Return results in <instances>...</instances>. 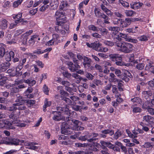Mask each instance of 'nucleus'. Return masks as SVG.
<instances>
[{
  "label": "nucleus",
  "mask_w": 154,
  "mask_h": 154,
  "mask_svg": "<svg viewBox=\"0 0 154 154\" xmlns=\"http://www.w3.org/2000/svg\"><path fill=\"white\" fill-rule=\"evenodd\" d=\"M115 44L119 48L120 51L127 53L131 52L134 47L133 45L130 43L119 41H116Z\"/></svg>",
  "instance_id": "nucleus-1"
},
{
  "label": "nucleus",
  "mask_w": 154,
  "mask_h": 154,
  "mask_svg": "<svg viewBox=\"0 0 154 154\" xmlns=\"http://www.w3.org/2000/svg\"><path fill=\"white\" fill-rule=\"evenodd\" d=\"M20 115V112L19 111L17 114H16L15 112L13 111L9 115V118L12 120V121L13 124H15L16 123H18V122H19V120L18 119Z\"/></svg>",
  "instance_id": "nucleus-2"
},
{
  "label": "nucleus",
  "mask_w": 154,
  "mask_h": 154,
  "mask_svg": "<svg viewBox=\"0 0 154 154\" xmlns=\"http://www.w3.org/2000/svg\"><path fill=\"white\" fill-rule=\"evenodd\" d=\"M154 119L152 117L148 115L143 116V121L147 125L153 124Z\"/></svg>",
  "instance_id": "nucleus-3"
},
{
  "label": "nucleus",
  "mask_w": 154,
  "mask_h": 154,
  "mask_svg": "<svg viewBox=\"0 0 154 154\" xmlns=\"http://www.w3.org/2000/svg\"><path fill=\"white\" fill-rule=\"evenodd\" d=\"M119 36L124 38L125 41L127 42L134 43H137L138 42L137 39L132 38L131 37L128 36L122 33H120Z\"/></svg>",
  "instance_id": "nucleus-4"
},
{
  "label": "nucleus",
  "mask_w": 154,
  "mask_h": 154,
  "mask_svg": "<svg viewBox=\"0 0 154 154\" xmlns=\"http://www.w3.org/2000/svg\"><path fill=\"white\" fill-rule=\"evenodd\" d=\"M41 3H42L43 4L39 8V10L40 11L43 12L45 11L49 7V5H48L49 3V0H40Z\"/></svg>",
  "instance_id": "nucleus-5"
},
{
  "label": "nucleus",
  "mask_w": 154,
  "mask_h": 154,
  "mask_svg": "<svg viewBox=\"0 0 154 154\" xmlns=\"http://www.w3.org/2000/svg\"><path fill=\"white\" fill-rule=\"evenodd\" d=\"M92 62L91 58L87 57H84L83 64L85 68L87 69L90 68Z\"/></svg>",
  "instance_id": "nucleus-6"
},
{
  "label": "nucleus",
  "mask_w": 154,
  "mask_h": 154,
  "mask_svg": "<svg viewBox=\"0 0 154 154\" xmlns=\"http://www.w3.org/2000/svg\"><path fill=\"white\" fill-rule=\"evenodd\" d=\"M109 57L113 61H116L118 60H121L122 59L121 55L116 54H110L109 55Z\"/></svg>",
  "instance_id": "nucleus-7"
},
{
  "label": "nucleus",
  "mask_w": 154,
  "mask_h": 154,
  "mask_svg": "<svg viewBox=\"0 0 154 154\" xmlns=\"http://www.w3.org/2000/svg\"><path fill=\"white\" fill-rule=\"evenodd\" d=\"M10 63L9 62H5L0 64V73L5 71L10 66Z\"/></svg>",
  "instance_id": "nucleus-8"
},
{
  "label": "nucleus",
  "mask_w": 154,
  "mask_h": 154,
  "mask_svg": "<svg viewBox=\"0 0 154 154\" xmlns=\"http://www.w3.org/2000/svg\"><path fill=\"white\" fill-rule=\"evenodd\" d=\"M57 109L58 111L57 113L64 112L67 115H69L70 114L69 110V109L66 107H58L57 108Z\"/></svg>",
  "instance_id": "nucleus-9"
},
{
  "label": "nucleus",
  "mask_w": 154,
  "mask_h": 154,
  "mask_svg": "<svg viewBox=\"0 0 154 154\" xmlns=\"http://www.w3.org/2000/svg\"><path fill=\"white\" fill-rule=\"evenodd\" d=\"M131 101L134 105H137L138 104H141L142 103V100L138 97H132L131 99Z\"/></svg>",
  "instance_id": "nucleus-10"
},
{
  "label": "nucleus",
  "mask_w": 154,
  "mask_h": 154,
  "mask_svg": "<svg viewBox=\"0 0 154 154\" xmlns=\"http://www.w3.org/2000/svg\"><path fill=\"white\" fill-rule=\"evenodd\" d=\"M14 56V52L12 51H11L9 52H6L5 56L6 60L7 61L9 62L11 61V58H13Z\"/></svg>",
  "instance_id": "nucleus-11"
},
{
  "label": "nucleus",
  "mask_w": 154,
  "mask_h": 154,
  "mask_svg": "<svg viewBox=\"0 0 154 154\" xmlns=\"http://www.w3.org/2000/svg\"><path fill=\"white\" fill-rule=\"evenodd\" d=\"M131 18H127L125 19L124 20L122 19V22L120 23L122 25V27H125L130 25L131 24Z\"/></svg>",
  "instance_id": "nucleus-12"
},
{
  "label": "nucleus",
  "mask_w": 154,
  "mask_h": 154,
  "mask_svg": "<svg viewBox=\"0 0 154 154\" xmlns=\"http://www.w3.org/2000/svg\"><path fill=\"white\" fill-rule=\"evenodd\" d=\"M100 146V144L98 143H96L94 145L89 144L88 145V146L89 147L90 150L94 152H98L99 149L97 148H99Z\"/></svg>",
  "instance_id": "nucleus-13"
},
{
  "label": "nucleus",
  "mask_w": 154,
  "mask_h": 154,
  "mask_svg": "<svg viewBox=\"0 0 154 154\" xmlns=\"http://www.w3.org/2000/svg\"><path fill=\"white\" fill-rule=\"evenodd\" d=\"M143 5V3L140 2H132L130 4L131 8L134 9H137L142 7Z\"/></svg>",
  "instance_id": "nucleus-14"
},
{
  "label": "nucleus",
  "mask_w": 154,
  "mask_h": 154,
  "mask_svg": "<svg viewBox=\"0 0 154 154\" xmlns=\"http://www.w3.org/2000/svg\"><path fill=\"white\" fill-rule=\"evenodd\" d=\"M101 9L109 16H112L113 14V13L109 9H107L103 4L100 5Z\"/></svg>",
  "instance_id": "nucleus-15"
},
{
  "label": "nucleus",
  "mask_w": 154,
  "mask_h": 154,
  "mask_svg": "<svg viewBox=\"0 0 154 154\" xmlns=\"http://www.w3.org/2000/svg\"><path fill=\"white\" fill-rule=\"evenodd\" d=\"M17 98L15 100V102L17 103H18L19 105L23 104L25 102V100L24 98L19 94L16 95Z\"/></svg>",
  "instance_id": "nucleus-16"
},
{
  "label": "nucleus",
  "mask_w": 154,
  "mask_h": 154,
  "mask_svg": "<svg viewBox=\"0 0 154 154\" xmlns=\"http://www.w3.org/2000/svg\"><path fill=\"white\" fill-rule=\"evenodd\" d=\"M109 30L112 32V33L114 35H117L118 34L119 28L116 26H109L108 28Z\"/></svg>",
  "instance_id": "nucleus-17"
},
{
  "label": "nucleus",
  "mask_w": 154,
  "mask_h": 154,
  "mask_svg": "<svg viewBox=\"0 0 154 154\" xmlns=\"http://www.w3.org/2000/svg\"><path fill=\"white\" fill-rule=\"evenodd\" d=\"M6 126L7 128L10 129H14L15 127L13 126L12 124L10 122L7 121L3 123L1 125H0V128H3V127Z\"/></svg>",
  "instance_id": "nucleus-18"
},
{
  "label": "nucleus",
  "mask_w": 154,
  "mask_h": 154,
  "mask_svg": "<svg viewBox=\"0 0 154 154\" xmlns=\"http://www.w3.org/2000/svg\"><path fill=\"white\" fill-rule=\"evenodd\" d=\"M102 45V44L99 42H94L93 43L92 48L97 51L100 52V51H101Z\"/></svg>",
  "instance_id": "nucleus-19"
},
{
  "label": "nucleus",
  "mask_w": 154,
  "mask_h": 154,
  "mask_svg": "<svg viewBox=\"0 0 154 154\" xmlns=\"http://www.w3.org/2000/svg\"><path fill=\"white\" fill-rule=\"evenodd\" d=\"M52 113L54 114L53 118V119L56 121H59L61 120L62 117L61 116L60 113H57V111H53Z\"/></svg>",
  "instance_id": "nucleus-20"
},
{
  "label": "nucleus",
  "mask_w": 154,
  "mask_h": 154,
  "mask_svg": "<svg viewBox=\"0 0 154 154\" xmlns=\"http://www.w3.org/2000/svg\"><path fill=\"white\" fill-rule=\"evenodd\" d=\"M55 15L56 17V20L57 21L62 20V18H60L64 16V13L63 11H57L56 12Z\"/></svg>",
  "instance_id": "nucleus-21"
},
{
  "label": "nucleus",
  "mask_w": 154,
  "mask_h": 154,
  "mask_svg": "<svg viewBox=\"0 0 154 154\" xmlns=\"http://www.w3.org/2000/svg\"><path fill=\"white\" fill-rule=\"evenodd\" d=\"M50 5L51 9H56L58 5V1L57 0H52L50 3Z\"/></svg>",
  "instance_id": "nucleus-22"
},
{
  "label": "nucleus",
  "mask_w": 154,
  "mask_h": 154,
  "mask_svg": "<svg viewBox=\"0 0 154 154\" xmlns=\"http://www.w3.org/2000/svg\"><path fill=\"white\" fill-rule=\"evenodd\" d=\"M8 27V21L5 19H2L1 20L0 29H5Z\"/></svg>",
  "instance_id": "nucleus-23"
},
{
  "label": "nucleus",
  "mask_w": 154,
  "mask_h": 154,
  "mask_svg": "<svg viewBox=\"0 0 154 154\" xmlns=\"http://www.w3.org/2000/svg\"><path fill=\"white\" fill-rule=\"evenodd\" d=\"M143 97L145 99L147 100L149 97L152 95V92L150 91H144L142 92Z\"/></svg>",
  "instance_id": "nucleus-24"
},
{
  "label": "nucleus",
  "mask_w": 154,
  "mask_h": 154,
  "mask_svg": "<svg viewBox=\"0 0 154 154\" xmlns=\"http://www.w3.org/2000/svg\"><path fill=\"white\" fill-rule=\"evenodd\" d=\"M24 82L28 84L29 85L32 86L35 85L36 83L35 80L32 78H29L26 80H24Z\"/></svg>",
  "instance_id": "nucleus-25"
},
{
  "label": "nucleus",
  "mask_w": 154,
  "mask_h": 154,
  "mask_svg": "<svg viewBox=\"0 0 154 154\" xmlns=\"http://www.w3.org/2000/svg\"><path fill=\"white\" fill-rule=\"evenodd\" d=\"M91 135L90 134H87L84 136H81L79 138V139L82 141H85L88 140L89 138L91 137Z\"/></svg>",
  "instance_id": "nucleus-26"
},
{
  "label": "nucleus",
  "mask_w": 154,
  "mask_h": 154,
  "mask_svg": "<svg viewBox=\"0 0 154 154\" xmlns=\"http://www.w3.org/2000/svg\"><path fill=\"white\" fill-rule=\"evenodd\" d=\"M69 69L72 72H74L76 70L75 64H74L72 62H69L67 63Z\"/></svg>",
  "instance_id": "nucleus-27"
},
{
  "label": "nucleus",
  "mask_w": 154,
  "mask_h": 154,
  "mask_svg": "<svg viewBox=\"0 0 154 154\" xmlns=\"http://www.w3.org/2000/svg\"><path fill=\"white\" fill-rule=\"evenodd\" d=\"M59 36L58 34H53L52 40L55 45H57L59 41Z\"/></svg>",
  "instance_id": "nucleus-28"
},
{
  "label": "nucleus",
  "mask_w": 154,
  "mask_h": 154,
  "mask_svg": "<svg viewBox=\"0 0 154 154\" xmlns=\"http://www.w3.org/2000/svg\"><path fill=\"white\" fill-rule=\"evenodd\" d=\"M26 58L25 57L22 58L20 61L19 65L17 66V68H19L20 70H21L23 67L24 63L26 61Z\"/></svg>",
  "instance_id": "nucleus-29"
},
{
  "label": "nucleus",
  "mask_w": 154,
  "mask_h": 154,
  "mask_svg": "<svg viewBox=\"0 0 154 154\" xmlns=\"http://www.w3.org/2000/svg\"><path fill=\"white\" fill-rule=\"evenodd\" d=\"M101 132L103 134L106 135L108 134H109L110 136H112L114 134V131L113 130H110L109 129L102 130Z\"/></svg>",
  "instance_id": "nucleus-30"
},
{
  "label": "nucleus",
  "mask_w": 154,
  "mask_h": 154,
  "mask_svg": "<svg viewBox=\"0 0 154 154\" xmlns=\"http://www.w3.org/2000/svg\"><path fill=\"white\" fill-rule=\"evenodd\" d=\"M124 13L127 17L133 16L136 14V13L132 10H126L125 11Z\"/></svg>",
  "instance_id": "nucleus-31"
},
{
  "label": "nucleus",
  "mask_w": 154,
  "mask_h": 154,
  "mask_svg": "<svg viewBox=\"0 0 154 154\" xmlns=\"http://www.w3.org/2000/svg\"><path fill=\"white\" fill-rule=\"evenodd\" d=\"M94 13L96 17L99 18H101V16L102 14L101 13L100 10L97 8H95L94 9Z\"/></svg>",
  "instance_id": "nucleus-32"
},
{
  "label": "nucleus",
  "mask_w": 154,
  "mask_h": 154,
  "mask_svg": "<svg viewBox=\"0 0 154 154\" xmlns=\"http://www.w3.org/2000/svg\"><path fill=\"white\" fill-rule=\"evenodd\" d=\"M11 145H19L20 142V141L19 139L15 138H11Z\"/></svg>",
  "instance_id": "nucleus-33"
},
{
  "label": "nucleus",
  "mask_w": 154,
  "mask_h": 154,
  "mask_svg": "<svg viewBox=\"0 0 154 154\" xmlns=\"http://www.w3.org/2000/svg\"><path fill=\"white\" fill-rule=\"evenodd\" d=\"M71 121L74 124V130L75 128H77V126L81 125H82V123L81 122L76 120H72Z\"/></svg>",
  "instance_id": "nucleus-34"
},
{
  "label": "nucleus",
  "mask_w": 154,
  "mask_h": 154,
  "mask_svg": "<svg viewBox=\"0 0 154 154\" xmlns=\"http://www.w3.org/2000/svg\"><path fill=\"white\" fill-rule=\"evenodd\" d=\"M118 2L119 4H121L122 6L125 8H128L129 6V3L126 1L122 0H119Z\"/></svg>",
  "instance_id": "nucleus-35"
},
{
  "label": "nucleus",
  "mask_w": 154,
  "mask_h": 154,
  "mask_svg": "<svg viewBox=\"0 0 154 154\" xmlns=\"http://www.w3.org/2000/svg\"><path fill=\"white\" fill-rule=\"evenodd\" d=\"M51 102L48 101L47 100V99H45V104L43 106V110L44 111H45L46 110H45L46 108L50 106L51 105Z\"/></svg>",
  "instance_id": "nucleus-36"
},
{
  "label": "nucleus",
  "mask_w": 154,
  "mask_h": 154,
  "mask_svg": "<svg viewBox=\"0 0 154 154\" xmlns=\"http://www.w3.org/2000/svg\"><path fill=\"white\" fill-rule=\"evenodd\" d=\"M61 99L64 101L68 105H71L72 104V102L69 98L62 96Z\"/></svg>",
  "instance_id": "nucleus-37"
},
{
  "label": "nucleus",
  "mask_w": 154,
  "mask_h": 154,
  "mask_svg": "<svg viewBox=\"0 0 154 154\" xmlns=\"http://www.w3.org/2000/svg\"><path fill=\"white\" fill-rule=\"evenodd\" d=\"M35 101L32 100H28L26 101L27 106L29 107L31 106L35 103Z\"/></svg>",
  "instance_id": "nucleus-38"
},
{
  "label": "nucleus",
  "mask_w": 154,
  "mask_h": 154,
  "mask_svg": "<svg viewBox=\"0 0 154 154\" xmlns=\"http://www.w3.org/2000/svg\"><path fill=\"white\" fill-rule=\"evenodd\" d=\"M18 103H14L13 106L10 107L8 110L10 111H14L17 109V106H18Z\"/></svg>",
  "instance_id": "nucleus-39"
},
{
  "label": "nucleus",
  "mask_w": 154,
  "mask_h": 154,
  "mask_svg": "<svg viewBox=\"0 0 154 154\" xmlns=\"http://www.w3.org/2000/svg\"><path fill=\"white\" fill-rule=\"evenodd\" d=\"M22 80H20V81H15V84L18 85H19L17 86V88H18V89L19 90V89H21V88H25V86L24 85H20V84L21 83V82H22Z\"/></svg>",
  "instance_id": "nucleus-40"
},
{
  "label": "nucleus",
  "mask_w": 154,
  "mask_h": 154,
  "mask_svg": "<svg viewBox=\"0 0 154 154\" xmlns=\"http://www.w3.org/2000/svg\"><path fill=\"white\" fill-rule=\"evenodd\" d=\"M23 2V0H17L14 2L13 3V6L14 8H17Z\"/></svg>",
  "instance_id": "nucleus-41"
},
{
  "label": "nucleus",
  "mask_w": 154,
  "mask_h": 154,
  "mask_svg": "<svg viewBox=\"0 0 154 154\" xmlns=\"http://www.w3.org/2000/svg\"><path fill=\"white\" fill-rule=\"evenodd\" d=\"M88 28L89 30H92L93 31H97L98 29L97 27L93 24L89 25Z\"/></svg>",
  "instance_id": "nucleus-42"
},
{
  "label": "nucleus",
  "mask_w": 154,
  "mask_h": 154,
  "mask_svg": "<svg viewBox=\"0 0 154 154\" xmlns=\"http://www.w3.org/2000/svg\"><path fill=\"white\" fill-rule=\"evenodd\" d=\"M75 145L76 146L79 147H88V144L85 143H75Z\"/></svg>",
  "instance_id": "nucleus-43"
},
{
  "label": "nucleus",
  "mask_w": 154,
  "mask_h": 154,
  "mask_svg": "<svg viewBox=\"0 0 154 154\" xmlns=\"http://www.w3.org/2000/svg\"><path fill=\"white\" fill-rule=\"evenodd\" d=\"M108 142H105L103 140L100 141V143L103 149H106V150L107 149L106 148V147H107V146Z\"/></svg>",
  "instance_id": "nucleus-44"
},
{
  "label": "nucleus",
  "mask_w": 154,
  "mask_h": 154,
  "mask_svg": "<svg viewBox=\"0 0 154 154\" xmlns=\"http://www.w3.org/2000/svg\"><path fill=\"white\" fill-rule=\"evenodd\" d=\"M68 5V4L67 3V2L64 1L62 2H61L60 6V9L63 10L64 8L65 7H66Z\"/></svg>",
  "instance_id": "nucleus-45"
},
{
  "label": "nucleus",
  "mask_w": 154,
  "mask_h": 154,
  "mask_svg": "<svg viewBox=\"0 0 154 154\" xmlns=\"http://www.w3.org/2000/svg\"><path fill=\"white\" fill-rule=\"evenodd\" d=\"M60 93L61 95L60 97L61 98L62 96L66 97H68L69 96L68 93L63 90H60Z\"/></svg>",
  "instance_id": "nucleus-46"
},
{
  "label": "nucleus",
  "mask_w": 154,
  "mask_h": 154,
  "mask_svg": "<svg viewBox=\"0 0 154 154\" xmlns=\"http://www.w3.org/2000/svg\"><path fill=\"white\" fill-rule=\"evenodd\" d=\"M5 53H6L5 48L3 47H0V57H2L5 54Z\"/></svg>",
  "instance_id": "nucleus-47"
},
{
  "label": "nucleus",
  "mask_w": 154,
  "mask_h": 154,
  "mask_svg": "<svg viewBox=\"0 0 154 154\" xmlns=\"http://www.w3.org/2000/svg\"><path fill=\"white\" fill-rule=\"evenodd\" d=\"M101 35L104 36L107 35L108 32L107 29L105 28L101 29L100 30Z\"/></svg>",
  "instance_id": "nucleus-48"
},
{
  "label": "nucleus",
  "mask_w": 154,
  "mask_h": 154,
  "mask_svg": "<svg viewBox=\"0 0 154 154\" xmlns=\"http://www.w3.org/2000/svg\"><path fill=\"white\" fill-rule=\"evenodd\" d=\"M139 40L141 41H146L148 40V37L145 35H142L138 38Z\"/></svg>",
  "instance_id": "nucleus-49"
},
{
  "label": "nucleus",
  "mask_w": 154,
  "mask_h": 154,
  "mask_svg": "<svg viewBox=\"0 0 154 154\" xmlns=\"http://www.w3.org/2000/svg\"><path fill=\"white\" fill-rule=\"evenodd\" d=\"M85 76L89 80H92L94 79V76L91 74L87 72L85 73Z\"/></svg>",
  "instance_id": "nucleus-50"
},
{
  "label": "nucleus",
  "mask_w": 154,
  "mask_h": 154,
  "mask_svg": "<svg viewBox=\"0 0 154 154\" xmlns=\"http://www.w3.org/2000/svg\"><path fill=\"white\" fill-rule=\"evenodd\" d=\"M144 66L145 65L143 63H140L137 64L136 66L137 69L141 70L144 68Z\"/></svg>",
  "instance_id": "nucleus-51"
},
{
  "label": "nucleus",
  "mask_w": 154,
  "mask_h": 154,
  "mask_svg": "<svg viewBox=\"0 0 154 154\" xmlns=\"http://www.w3.org/2000/svg\"><path fill=\"white\" fill-rule=\"evenodd\" d=\"M11 138H10L9 137H6L3 140L4 143L6 144H11Z\"/></svg>",
  "instance_id": "nucleus-52"
},
{
  "label": "nucleus",
  "mask_w": 154,
  "mask_h": 154,
  "mask_svg": "<svg viewBox=\"0 0 154 154\" xmlns=\"http://www.w3.org/2000/svg\"><path fill=\"white\" fill-rule=\"evenodd\" d=\"M147 111L151 115H154V109L148 106L147 109Z\"/></svg>",
  "instance_id": "nucleus-53"
},
{
  "label": "nucleus",
  "mask_w": 154,
  "mask_h": 154,
  "mask_svg": "<svg viewBox=\"0 0 154 154\" xmlns=\"http://www.w3.org/2000/svg\"><path fill=\"white\" fill-rule=\"evenodd\" d=\"M103 43L104 44L110 46H112L114 45L113 42H112L107 40L104 41Z\"/></svg>",
  "instance_id": "nucleus-54"
},
{
  "label": "nucleus",
  "mask_w": 154,
  "mask_h": 154,
  "mask_svg": "<svg viewBox=\"0 0 154 154\" xmlns=\"http://www.w3.org/2000/svg\"><path fill=\"white\" fill-rule=\"evenodd\" d=\"M122 19H115L112 20V23L114 25H117L119 24V21L121 22H122Z\"/></svg>",
  "instance_id": "nucleus-55"
},
{
  "label": "nucleus",
  "mask_w": 154,
  "mask_h": 154,
  "mask_svg": "<svg viewBox=\"0 0 154 154\" xmlns=\"http://www.w3.org/2000/svg\"><path fill=\"white\" fill-rule=\"evenodd\" d=\"M121 135V133L118 130L115 134L113 138L114 139L117 140Z\"/></svg>",
  "instance_id": "nucleus-56"
},
{
  "label": "nucleus",
  "mask_w": 154,
  "mask_h": 154,
  "mask_svg": "<svg viewBox=\"0 0 154 154\" xmlns=\"http://www.w3.org/2000/svg\"><path fill=\"white\" fill-rule=\"evenodd\" d=\"M133 106H132L131 107L132 108H133V112H140L141 111V109L139 107H135L133 108Z\"/></svg>",
  "instance_id": "nucleus-57"
},
{
  "label": "nucleus",
  "mask_w": 154,
  "mask_h": 154,
  "mask_svg": "<svg viewBox=\"0 0 154 154\" xmlns=\"http://www.w3.org/2000/svg\"><path fill=\"white\" fill-rule=\"evenodd\" d=\"M45 136L47 139H49L51 137V134L49 131L47 130H45L44 132Z\"/></svg>",
  "instance_id": "nucleus-58"
},
{
  "label": "nucleus",
  "mask_w": 154,
  "mask_h": 154,
  "mask_svg": "<svg viewBox=\"0 0 154 154\" xmlns=\"http://www.w3.org/2000/svg\"><path fill=\"white\" fill-rule=\"evenodd\" d=\"M43 91L44 93L47 95H48V94L49 90L48 88L45 85H44L43 88Z\"/></svg>",
  "instance_id": "nucleus-59"
},
{
  "label": "nucleus",
  "mask_w": 154,
  "mask_h": 154,
  "mask_svg": "<svg viewBox=\"0 0 154 154\" xmlns=\"http://www.w3.org/2000/svg\"><path fill=\"white\" fill-rule=\"evenodd\" d=\"M38 11V8L32 9L29 11V13L32 15H34Z\"/></svg>",
  "instance_id": "nucleus-60"
},
{
  "label": "nucleus",
  "mask_w": 154,
  "mask_h": 154,
  "mask_svg": "<svg viewBox=\"0 0 154 154\" xmlns=\"http://www.w3.org/2000/svg\"><path fill=\"white\" fill-rule=\"evenodd\" d=\"M91 35L94 37L97 38H100L101 37V35L97 33H94L92 34Z\"/></svg>",
  "instance_id": "nucleus-61"
},
{
  "label": "nucleus",
  "mask_w": 154,
  "mask_h": 154,
  "mask_svg": "<svg viewBox=\"0 0 154 154\" xmlns=\"http://www.w3.org/2000/svg\"><path fill=\"white\" fill-rule=\"evenodd\" d=\"M33 53L37 54H40L44 53V51L41 50L40 49H37L36 50L34 51Z\"/></svg>",
  "instance_id": "nucleus-62"
},
{
  "label": "nucleus",
  "mask_w": 154,
  "mask_h": 154,
  "mask_svg": "<svg viewBox=\"0 0 154 154\" xmlns=\"http://www.w3.org/2000/svg\"><path fill=\"white\" fill-rule=\"evenodd\" d=\"M32 32L33 31L32 30H29L26 32V33H24L23 34L22 36L23 37L27 36L31 34L32 33Z\"/></svg>",
  "instance_id": "nucleus-63"
},
{
  "label": "nucleus",
  "mask_w": 154,
  "mask_h": 154,
  "mask_svg": "<svg viewBox=\"0 0 154 154\" xmlns=\"http://www.w3.org/2000/svg\"><path fill=\"white\" fill-rule=\"evenodd\" d=\"M95 68L97 70H98L99 72H102L103 69L102 67L100 65L98 64H96L95 66Z\"/></svg>",
  "instance_id": "nucleus-64"
}]
</instances>
